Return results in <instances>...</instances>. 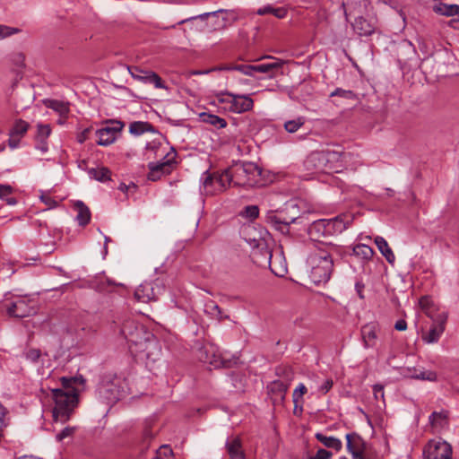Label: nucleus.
<instances>
[{
  "label": "nucleus",
  "mask_w": 459,
  "mask_h": 459,
  "mask_svg": "<svg viewBox=\"0 0 459 459\" xmlns=\"http://www.w3.org/2000/svg\"><path fill=\"white\" fill-rule=\"evenodd\" d=\"M21 31L18 28L9 27L7 25L0 24V40L12 35L17 34Z\"/></svg>",
  "instance_id": "nucleus-47"
},
{
  "label": "nucleus",
  "mask_w": 459,
  "mask_h": 459,
  "mask_svg": "<svg viewBox=\"0 0 459 459\" xmlns=\"http://www.w3.org/2000/svg\"><path fill=\"white\" fill-rule=\"evenodd\" d=\"M331 97L339 96L344 99H350V100H355L356 94L350 90H343L342 88L335 89L333 92L330 94Z\"/></svg>",
  "instance_id": "nucleus-49"
},
{
  "label": "nucleus",
  "mask_w": 459,
  "mask_h": 459,
  "mask_svg": "<svg viewBox=\"0 0 459 459\" xmlns=\"http://www.w3.org/2000/svg\"><path fill=\"white\" fill-rule=\"evenodd\" d=\"M201 118L203 122L212 125L218 129L224 128L227 126V122L224 118H221L213 114L202 113Z\"/></svg>",
  "instance_id": "nucleus-37"
},
{
  "label": "nucleus",
  "mask_w": 459,
  "mask_h": 459,
  "mask_svg": "<svg viewBox=\"0 0 459 459\" xmlns=\"http://www.w3.org/2000/svg\"><path fill=\"white\" fill-rule=\"evenodd\" d=\"M7 413L6 409L0 404V428L5 426V415Z\"/></svg>",
  "instance_id": "nucleus-63"
},
{
  "label": "nucleus",
  "mask_w": 459,
  "mask_h": 459,
  "mask_svg": "<svg viewBox=\"0 0 459 459\" xmlns=\"http://www.w3.org/2000/svg\"><path fill=\"white\" fill-rule=\"evenodd\" d=\"M433 11L436 13L444 16H454L459 13L458 4H448L445 3H437L433 6Z\"/></svg>",
  "instance_id": "nucleus-33"
},
{
  "label": "nucleus",
  "mask_w": 459,
  "mask_h": 459,
  "mask_svg": "<svg viewBox=\"0 0 459 459\" xmlns=\"http://www.w3.org/2000/svg\"><path fill=\"white\" fill-rule=\"evenodd\" d=\"M307 234L314 241H317L321 237L331 236V234L328 233V223L326 220H318L314 221L308 227Z\"/></svg>",
  "instance_id": "nucleus-23"
},
{
  "label": "nucleus",
  "mask_w": 459,
  "mask_h": 459,
  "mask_svg": "<svg viewBox=\"0 0 459 459\" xmlns=\"http://www.w3.org/2000/svg\"><path fill=\"white\" fill-rule=\"evenodd\" d=\"M152 459H172V447L169 445L161 446Z\"/></svg>",
  "instance_id": "nucleus-44"
},
{
  "label": "nucleus",
  "mask_w": 459,
  "mask_h": 459,
  "mask_svg": "<svg viewBox=\"0 0 459 459\" xmlns=\"http://www.w3.org/2000/svg\"><path fill=\"white\" fill-rule=\"evenodd\" d=\"M13 191V188L10 185L0 184V199L4 200Z\"/></svg>",
  "instance_id": "nucleus-59"
},
{
  "label": "nucleus",
  "mask_w": 459,
  "mask_h": 459,
  "mask_svg": "<svg viewBox=\"0 0 459 459\" xmlns=\"http://www.w3.org/2000/svg\"><path fill=\"white\" fill-rule=\"evenodd\" d=\"M240 215L249 220H255L259 215V208L256 205H248L240 212Z\"/></svg>",
  "instance_id": "nucleus-45"
},
{
  "label": "nucleus",
  "mask_w": 459,
  "mask_h": 459,
  "mask_svg": "<svg viewBox=\"0 0 459 459\" xmlns=\"http://www.w3.org/2000/svg\"><path fill=\"white\" fill-rule=\"evenodd\" d=\"M146 83L153 84L156 88H165L161 78L155 73L145 74Z\"/></svg>",
  "instance_id": "nucleus-46"
},
{
  "label": "nucleus",
  "mask_w": 459,
  "mask_h": 459,
  "mask_svg": "<svg viewBox=\"0 0 459 459\" xmlns=\"http://www.w3.org/2000/svg\"><path fill=\"white\" fill-rule=\"evenodd\" d=\"M353 29L360 36H369L374 32V27L363 17L355 19Z\"/></svg>",
  "instance_id": "nucleus-31"
},
{
  "label": "nucleus",
  "mask_w": 459,
  "mask_h": 459,
  "mask_svg": "<svg viewBox=\"0 0 459 459\" xmlns=\"http://www.w3.org/2000/svg\"><path fill=\"white\" fill-rule=\"evenodd\" d=\"M373 394L377 401L381 400L385 403V392L382 385L377 384L373 385Z\"/></svg>",
  "instance_id": "nucleus-54"
},
{
  "label": "nucleus",
  "mask_w": 459,
  "mask_h": 459,
  "mask_svg": "<svg viewBox=\"0 0 459 459\" xmlns=\"http://www.w3.org/2000/svg\"><path fill=\"white\" fill-rule=\"evenodd\" d=\"M283 61H277L273 63L268 64H260L253 65V74L254 73H270L274 69H279L282 66Z\"/></svg>",
  "instance_id": "nucleus-40"
},
{
  "label": "nucleus",
  "mask_w": 459,
  "mask_h": 459,
  "mask_svg": "<svg viewBox=\"0 0 459 459\" xmlns=\"http://www.w3.org/2000/svg\"><path fill=\"white\" fill-rule=\"evenodd\" d=\"M127 392V383L124 377L117 375H105L99 385L100 399L108 405L115 404Z\"/></svg>",
  "instance_id": "nucleus-6"
},
{
  "label": "nucleus",
  "mask_w": 459,
  "mask_h": 459,
  "mask_svg": "<svg viewBox=\"0 0 459 459\" xmlns=\"http://www.w3.org/2000/svg\"><path fill=\"white\" fill-rule=\"evenodd\" d=\"M375 244L377 245L382 255L386 259V261L389 264H394L395 261V255L386 240L383 237L377 236L375 238Z\"/></svg>",
  "instance_id": "nucleus-26"
},
{
  "label": "nucleus",
  "mask_w": 459,
  "mask_h": 459,
  "mask_svg": "<svg viewBox=\"0 0 459 459\" xmlns=\"http://www.w3.org/2000/svg\"><path fill=\"white\" fill-rule=\"evenodd\" d=\"M25 357L31 362H36L40 357V351L37 349H30L25 352Z\"/></svg>",
  "instance_id": "nucleus-56"
},
{
  "label": "nucleus",
  "mask_w": 459,
  "mask_h": 459,
  "mask_svg": "<svg viewBox=\"0 0 459 459\" xmlns=\"http://www.w3.org/2000/svg\"><path fill=\"white\" fill-rule=\"evenodd\" d=\"M316 438L328 448H333L335 449L336 451L342 449V441L334 437H326L322 433H316Z\"/></svg>",
  "instance_id": "nucleus-34"
},
{
  "label": "nucleus",
  "mask_w": 459,
  "mask_h": 459,
  "mask_svg": "<svg viewBox=\"0 0 459 459\" xmlns=\"http://www.w3.org/2000/svg\"><path fill=\"white\" fill-rule=\"evenodd\" d=\"M447 320V314L445 311L437 315V319H434L433 325L429 332L422 335V339L427 343L437 342L445 331V325Z\"/></svg>",
  "instance_id": "nucleus-15"
},
{
  "label": "nucleus",
  "mask_w": 459,
  "mask_h": 459,
  "mask_svg": "<svg viewBox=\"0 0 459 459\" xmlns=\"http://www.w3.org/2000/svg\"><path fill=\"white\" fill-rule=\"evenodd\" d=\"M305 124V118L299 117L293 120H289L284 123V128L288 133H295Z\"/></svg>",
  "instance_id": "nucleus-42"
},
{
  "label": "nucleus",
  "mask_w": 459,
  "mask_h": 459,
  "mask_svg": "<svg viewBox=\"0 0 459 459\" xmlns=\"http://www.w3.org/2000/svg\"><path fill=\"white\" fill-rule=\"evenodd\" d=\"M142 327L143 325L136 324L134 320L126 319L120 325L119 332L120 334L124 336L125 339H126L128 342L131 336H133L134 333H137V331H139Z\"/></svg>",
  "instance_id": "nucleus-28"
},
{
  "label": "nucleus",
  "mask_w": 459,
  "mask_h": 459,
  "mask_svg": "<svg viewBox=\"0 0 459 459\" xmlns=\"http://www.w3.org/2000/svg\"><path fill=\"white\" fill-rule=\"evenodd\" d=\"M74 430L75 429L74 427H65L61 432H59L56 435V438L57 441H62L65 437H71L74 434Z\"/></svg>",
  "instance_id": "nucleus-55"
},
{
  "label": "nucleus",
  "mask_w": 459,
  "mask_h": 459,
  "mask_svg": "<svg viewBox=\"0 0 459 459\" xmlns=\"http://www.w3.org/2000/svg\"><path fill=\"white\" fill-rule=\"evenodd\" d=\"M196 357L201 362L215 368L228 367L227 361L223 359L219 347L211 342L201 344L196 351Z\"/></svg>",
  "instance_id": "nucleus-10"
},
{
  "label": "nucleus",
  "mask_w": 459,
  "mask_h": 459,
  "mask_svg": "<svg viewBox=\"0 0 459 459\" xmlns=\"http://www.w3.org/2000/svg\"><path fill=\"white\" fill-rule=\"evenodd\" d=\"M333 454L325 449H319L317 450L315 456H311L307 459H330L332 457Z\"/></svg>",
  "instance_id": "nucleus-58"
},
{
  "label": "nucleus",
  "mask_w": 459,
  "mask_h": 459,
  "mask_svg": "<svg viewBox=\"0 0 459 459\" xmlns=\"http://www.w3.org/2000/svg\"><path fill=\"white\" fill-rule=\"evenodd\" d=\"M347 449L353 458L360 457L363 452V440L357 433H349L346 435Z\"/></svg>",
  "instance_id": "nucleus-22"
},
{
  "label": "nucleus",
  "mask_w": 459,
  "mask_h": 459,
  "mask_svg": "<svg viewBox=\"0 0 459 459\" xmlns=\"http://www.w3.org/2000/svg\"><path fill=\"white\" fill-rule=\"evenodd\" d=\"M153 126L148 122L135 121L130 124L129 132L134 135H140L146 132H153Z\"/></svg>",
  "instance_id": "nucleus-36"
},
{
  "label": "nucleus",
  "mask_w": 459,
  "mask_h": 459,
  "mask_svg": "<svg viewBox=\"0 0 459 459\" xmlns=\"http://www.w3.org/2000/svg\"><path fill=\"white\" fill-rule=\"evenodd\" d=\"M132 354L141 359L155 361L160 355V347L155 336L143 326L127 342Z\"/></svg>",
  "instance_id": "nucleus-3"
},
{
  "label": "nucleus",
  "mask_w": 459,
  "mask_h": 459,
  "mask_svg": "<svg viewBox=\"0 0 459 459\" xmlns=\"http://www.w3.org/2000/svg\"><path fill=\"white\" fill-rule=\"evenodd\" d=\"M230 185L238 186H255L262 185L261 169L253 162L236 163L225 169Z\"/></svg>",
  "instance_id": "nucleus-5"
},
{
  "label": "nucleus",
  "mask_w": 459,
  "mask_h": 459,
  "mask_svg": "<svg viewBox=\"0 0 459 459\" xmlns=\"http://www.w3.org/2000/svg\"><path fill=\"white\" fill-rule=\"evenodd\" d=\"M74 208L77 211L76 220L79 225H87L91 220L90 209L82 201H76L74 204Z\"/></svg>",
  "instance_id": "nucleus-27"
},
{
  "label": "nucleus",
  "mask_w": 459,
  "mask_h": 459,
  "mask_svg": "<svg viewBox=\"0 0 459 459\" xmlns=\"http://www.w3.org/2000/svg\"><path fill=\"white\" fill-rule=\"evenodd\" d=\"M8 316L22 318L35 313L34 302L27 296L17 297L15 300L5 305Z\"/></svg>",
  "instance_id": "nucleus-12"
},
{
  "label": "nucleus",
  "mask_w": 459,
  "mask_h": 459,
  "mask_svg": "<svg viewBox=\"0 0 459 459\" xmlns=\"http://www.w3.org/2000/svg\"><path fill=\"white\" fill-rule=\"evenodd\" d=\"M446 418V413L445 411H434L429 416V422L432 426H437L441 423Z\"/></svg>",
  "instance_id": "nucleus-52"
},
{
  "label": "nucleus",
  "mask_w": 459,
  "mask_h": 459,
  "mask_svg": "<svg viewBox=\"0 0 459 459\" xmlns=\"http://www.w3.org/2000/svg\"><path fill=\"white\" fill-rule=\"evenodd\" d=\"M344 153L342 152L325 150L312 152L307 159L308 169L317 172L339 173L345 167Z\"/></svg>",
  "instance_id": "nucleus-4"
},
{
  "label": "nucleus",
  "mask_w": 459,
  "mask_h": 459,
  "mask_svg": "<svg viewBox=\"0 0 459 459\" xmlns=\"http://www.w3.org/2000/svg\"><path fill=\"white\" fill-rule=\"evenodd\" d=\"M353 254L362 259L369 260L374 255V250L368 245L357 244L353 247Z\"/></svg>",
  "instance_id": "nucleus-38"
},
{
  "label": "nucleus",
  "mask_w": 459,
  "mask_h": 459,
  "mask_svg": "<svg viewBox=\"0 0 459 459\" xmlns=\"http://www.w3.org/2000/svg\"><path fill=\"white\" fill-rule=\"evenodd\" d=\"M153 437H154V432L151 429L146 428L143 430V438L144 442L151 440Z\"/></svg>",
  "instance_id": "nucleus-62"
},
{
  "label": "nucleus",
  "mask_w": 459,
  "mask_h": 459,
  "mask_svg": "<svg viewBox=\"0 0 459 459\" xmlns=\"http://www.w3.org/2000/svg\"><path fill=\"white\" fill-rule=\"evenodd\" d=\"M298 217L286 218L271 212L266 216L267 222L276 230L282 234H289L290 225L296 222Z\"/></svg>",
  "instance_id": "nucleus-17"
},
{
  "label": "nucleus",
  "mask_w": 459,
  "mask_h": 459,
  "mask_svg": "<svg viewBox=\"0 0 459 459\" xmlns=\"http://www.w3.org/2000/svg\"><path fill=\"white\" fill-rule=\"evenodd\" d=\"M124 124L120 121H112L111 126H105L96 132L97 143L101 146L110 145L115 142L122 130Z\"/></svg>",
  "instance_id": "nucleus-14"
},
{
  "label": "nucleus",
  "mask_w": 459,
  "mask_h": 459,
  "mask_svg": "<svg viewBox=\"0 0 459 459\" xmlns=\"http://www.w3.org/2000/svg\"><path fill=\"white\" fill-rule=\"evenodd\" d=\"M218 100L224 103L230 111L238 114L249 111L254 107V100L248 95L222 92L218 96Z\"/></svg>",
  "instance_id": "nucleus-8"
},
{
  "label": "nucleus",
  "mask_w": 459,
  "mask_h": 459,
  "mask_svg": "<svg viewBox=\"0 0 459 459\" xmlns=\"http://www.w3.org/2000/svg\"><path fill=\"white\" fill-rule=\"evenodd\" d=\"M425 459H451L452 447L443 440H430L423 451Z\"/></svg>",
  "instance_id": "nucleus-13"
},
{
  "label": "nucleus",
  "mask_w": 459,
  "mask_h": 459,
  "mask_svg": "<svg viewBox=\"0 0 459 459\" xmlns=\"http://www.w3.org/2000/svg\"><path fill=\"white\" fill-rule=\"evenodd\" d=\"M251 257L253 262L260 267H269L273 273L277 276H283L287 269L284 266L276 268L272 263V250L267 246H258L252 251Z\"/></svg>",
  "instance_id": "nucleus-11"
},
{
  "label": "nucleus",
  "mask_w": 459,
  "mask_h": 459,
  "mask_svg": "<svg viewBox=\"0 0 459 459\" xmlns=\"http://www.w3.org/2000/svg\"><path fill=\"white\" fill-rule=\"evenodd\" d=\"M51 134L49 125H38L36 140H47Z\"/></svg>",
  "instance_id": "nucleus-48"
},
{
  "label": "nucleus",
  "mask_w": 459,
  "mask_h": 459,
  "mask_svg": "<svg viewBox=\"0 0 459 459\" xmlns=\"http://www.w3.org/2000/svg\"><path fill=\"white\" fill-rule=\"evenodd\" d=\"M211 13H202L183 19L174 24V35L180 40H190L204 30V21Z\"/></svg>",
  "instance_id": "nucleus-7"
},
{
  "label": "nucleus",
  "mask_w": 459,
  "mask_h": 459,
  "mask_svg": "<svg viewBox=\"0 0 459 459\" xmlns=\"http://www.w3.org/2000/svg\"><path fill=\"white\" fill-rule=\"evenodd\" d=\"M128 70H129V73L131 74V75L134 79H137V80H139L141 82H143L145 83H146L145 74H150L151 73L149 71L141 70L138 67H128Z\"/></svg>",
  "instance_id": "nucleus-51"
},
{
  "label": "nucleus",
  "mask_w": 459,
  "mask_h": 459,
  "mask_svg": "<svg viewBox=\"0 0 459 459\" xmlns=\"http://www.w3.org/2000/svg\"><path fill=\"white\" fill-rule=\"evenodd\" d=\"M288 386V384L281 380H274L267 385V394L274 406L283 403Z\"/></svg>",
  "instance_id": "nucleus-16"
},
{
  "label": "nucleus",
  "mask_w": 459,
  "mask_h": 459,
  "mask_svg": "<svg viewBox=\"0 0 459 459\" xmlns=\"http://www.w3.org/2000/svg\"><path fill=\"white\" fill-rule=\"evenodd\" d=\"M361 336L366 348L375 345L377 339L376 327L373 325H366L361 328Z\"/></svg>",
  "instance_id": "nucleus-32"
},
{
  "label": "nucleus",
  "mask_w": 459,
  "mask_h": 459,
  "mask_svg": "<svg viewBox=\"0 0 459 459\" xmlns=\"http://www.w3.org/2000/svg\"><path fill=\"white\" fill-rule=\"evenodd\" d=\"M394 328L397 331H404V330H406V328H407L406 321L403 320V319H400V320L396 321V323L394 325Z\"/></svg>",
  "instance_id": "nucleus-64"
},
{
  "label": "nucleus",
  "mask_w": 459,
  "mask_h": 459,
  "mask_svg": "<svg viewBox=\"0 0 459 459\" xmlns=\"http://www.w3.org/2000/svg\"><path fill=\"white\" fill-rule=\"evenodd\" d=\"M403 375L406 377H411L419 380H427L435 382L437 379V373L431 370H421L416 368H405L403 370Z\"/></svg>",
  "instance_id": "nucleus-21"
},
{
  "label": "nucleus",
  "mask_w": 459,
  "mask_h": 459,
  "mask_svg": "<svg viewBox=\"0 0 459 459\" xmlns=\"http://www.w3.org/2000/svg\"><path fill=\"white\" fill-rule=\"evenodd\" d=\"M232 71H238L246 75H253V65H232Z\"/></svg>",
  "instance_id": "nucleus-53"
},
{
  "label": "nucleus",
  "mask_w": 459,
  "mask_h": 459,
  "mask_svg": "<svg viewBox=\"0 0 459 459\" xmlns=\"http://www.w3.org/2000/svg\"><path fill=\"white\" fill-rule=\"evenodd\" d=\"M419 304L422 311L432 320L437 319V307L435 305L433 299L429 296H423L420 299Z\"/></svg>",
  "instance_id": "nucleus-25"
},
{
  "label": "nucleus",
  "mask_w": 459,
  "mask_h": 459,
  "mask_svg": "<svg viewBox=\"0 0 459 459\" xmlns=\"http://www.w3.org/2000/svg\"><path fill=\"white\" fill-rule=\"evenodd\" d=\"M44 104L47 108L57 112L62 117H66L70 109L69 103L57 100H46Z\"/></svg>",
  "instance_id": "nucleus-30"
},
{
  "label": "nucleus",
  "mask_w": 459,
  "mask_h": 459,
  "mask_svg": "<svg viewBox=\"0 0 459 459\" xmlns=\"http://www.w3.org/2000/svg\"><path fill=\"white\" fill-rule=\"evenodd\" d=\"M333 380L326 379L324 384L319 387V391L323 394H326L333 387Z\"/></svg>",
  "instance_id": "nucleus-61"
},
{
  "label": "nucleus",
  "mask_w": 459,
  "mask_h": 459,
  "mask_svg": "<svg viewBox=\"0 0 459 459\" xmlns=\"http://www.w3.org/2000/svg\"><path fill=\"white\" fill-rule=\"evenodd\" d=\"M62 387L51 389L52 398L55 403L53 408V419L61 423L66 422L78 404L79 391L77 385H82L84 379L82 377L60 378Z\"/></svg>",
  "instance_id": "nucleus-1"
},
{
  "label": "nucleus",
  "mask_w": 459,
  "mask_h": 459,
  "mask_svg": "<svg viewBox=\"0 0 459 459\" xmlns=\"http://www.w3.org/2000/svg\"><path fill=\"white\" fill-rule=\"evenodd\" d=\"M167 159L165 161H160L157 163L150 162L148 179L152 181H156L160 178V177L166 173H170L172 160L168 159V155L165 157Z\"/></svg>",
  "instance_id": "nucleus-18"
},
{
  "label": "nucleus",
  "mask_w": 459,
  "mask_h": 459,
  "mask_svg": "<svg viewBox=\"0 0 459 459\" xmlns=\"http://www.w3.org/2000/svg\"><path fill=\"white\" fill-rule=\"evenodd\" d=\"M345 216H337L333 219L326 220L328 223V233L331 235L342 233L348 227V221L343 220Z\"/></svg>",
  "instance_id": "nucleus-29"
},
{
  "label": "nucleus",
  "mask_w": 459,
  "mask_h": 459,
  "mask_svg": "<svg viewBox=\"0 0 459 459\" xmlns=\"http://www.w3.org/2000/svg\"><path fill=\"white\" fill-rule=\"evenodd\" d=\"M88 174L90 178H94L95 180L100 182H106L110 179V170L106 167H101L100 169H89Z\"/></svg>",
  "instance_id": "nucleus-35"
},
{
  "label": "nucleus",
  "mask_w": 459,
  "mask_h": 459,
  "mask_svg": "<svg viewBox=\"0 0 459 459\" xmlns=\"http://www.w3.org/2000/svg\"><path fill=\"white\" fill-rule=\"evenodd\" d=\"M210 13H211L210 15H212L217 18H219L220 13L222 14L221 22H219L215 29H225L228 26L232 25L238 19L236 12L232 11V10L228 11V10L220 9L218 11L212 12Z\"/></svg>",
  "instance_id": "nucleus-24"
},
{
  "label": "nucleus",
  "mask_w": 459,
  "mask_h": 459,
  "mask_svg": "<svg viewBox=\"0 0 459 459\" xmlns=\"http://www.w3.org/2000/svg\"><path fill=\"white\" fill-rule=\"evenodd\" d=\"M339 253V247L331 243L321 244L310 252L307 261L310 267L309 277L315 284L325 283L330 280L333 270V255Z\"/></svg>",
  "instance_id": "nucleus-2"
},
{
  "label": "nucleus",
  "mask_w": 459,
  "mask_h": 459,
  "mask_svg": "<svg viewBox=\"0 0 459 459\" xmlns=\"http://www.w3.org/2000/svg\"><path fill=\"white\" fill-rule=\"evenodd\" d=\"M307 393V387L304 384H299L293 391L292 400L295 404L302 402V396Z\"/></svg>",
  "instance_id": "nucleus-50"
},
{
  "label": "nucleus",
  "mask_w": 459,
  "mask_h": 459,
  "mask_svg": "<svg viewBox=\"0 0 459 459\" xmlns=\"http://www.w3.org/2000/svg\"><path fill=\"white\" fill-rule=\"evenodd\" d=\"M40 200L48 205L49 208L56 207L58 203L52 198L48 194H43L40 195Z\"/></svg>",
  "instance_id": "nucleus-57"
},
{
  "label": "nucleus",
  "mask_w": 459,
  "mask_h": 459,
  "mask_svg": "<svg viewBox=\"0 0 459 459\" xmlns=\"http://www.w3.org/2000/svg\"><path fill=\"white\" fill-rule=\"evenodd\" d=\"M36 148L39 150L42 153L47 152L48 151L47 140H36Z\"/></svg>",
  "instance_id": "nucleus-60"
},
{
  "label": "nucleus",
  "mask_w": 459,
  "mask_h": 459,
  "mask_svg": "<svg viewBox=\"0 0 459 459\" xmlns=\"http://www.w3.org/2000/svg\"><path fill=\"white\" fill-rule=\"evenodd\" d=\"M29 124L22 119L16 121L11 131V137L22 136L28 130Z\"/></svg>",
  "instance_id": "nucleus-43"
},
{
  "label": "nucleus",
  "mask_w": 459,
  "mask_h": 459,
  "mask_svg": "<svg viewBox=\"0 0 459 459\" xmlns=\"http://www.w3.org/2000/svg\"><path fill=\"white\" fill-rule=\"evenodd\" d=\"M225 446L230 459H245V452L239 437H229Z\"/></svg>",
  "instance_id": "nucleus-20"
},
{
  "label": "nucleus",
  "mask_w": 459,
  "mask_h": 459,
  "mask_svg": "<svg viewBox=\"0 0 459 459\" xmlns=\"http://www.w3.org/2000/svg\"><path fill=\"white\" fill-rule=\"evenodd\" d=\"M256 13L258 15H265L268 13L273 14L275 17L279 19H282L287 15V11L284 8H273L271 5H266L262 8H259L256 11Z\"/></svg>",
  "instance_id": "nucleus-39"
},
{
  "label": "nucleus",
  "mask_w": 459,
  "mask_h": 459,
  "mask_svg": "<svg viewBox=\"0 0 459 459\" xmlns=\"http://www.w3.org/2000/svg\"><path fill=\"white\" fill-rule=\"evenodd\" d=\"M226 170L221 173L205 172L203 177V191L207 195L222 193L230 186Z\"/></svg>",
  "instance_id": "nucleus-9"
},
{
  "label": "nucleus",
  "mask_w": 459,
  "mask_h": 459,
  "mask_svg": "<svg viewBox=\"0 0 459 459\" xmlns=\"http://www.w3.org/2000/svg\"><path fill=\"white\" fill-rule=\"evenodd\" d=\"M205 312L215 317L219 321L228 318V316H223L220 307L213 301L205 304Z\"/></svg>",
  "instance_id": "nucleus-41"
},
{
  "label": "nucleus",
  "mask_w": 459,
  "mask_h": 459,
  "mask_svg": "<svg viewBox=\"0 0 459 459\" xmlns=\"http://www.w3.org/2000/svg\"><path fill=\"white\" fill-rule=\"evenodd\" d=\"M134 299L143 303H147L157 299L152 282H143L134 291Z\"/></svg>",
  "instance_id": "nucleus-19"
}]
</instances>
